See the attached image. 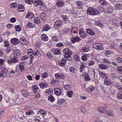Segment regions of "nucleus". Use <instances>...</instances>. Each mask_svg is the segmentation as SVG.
Instances as JSON below:
<instances>
[{"label": "nucleus", "instance_id": "nucleus-10", "mask_svg": "<svg viewBox=\"0 0 122 122\" xmlns=\"http://www.w3.org/2000/svg\"><path fill=\"white\" fill-rule=\"evenodd\" d=\"M62 25V22L60 20H58L55 22L54 26L55 27H60Z\"/></svg>", "mask_w": 122, "mask_h": 122}, {"label": "nucleus", "instance_id": "nucleus-50", "mask_svg": "<svg viewBox=\"0 0 122 122\" xmlns=\"http://www.w3.org/2000/svg\"><path fill=\"white\" fill-rule=\"evenodd\" d=\"M32 3H33L36 6H38L39 4V0H31Z\"/></svg>", "mask_w": 122, "mask_h": 122}, {"label": "nucleus", "instance_id": "nucleus-6", "mask_svg": "<svg viewBox=\"0 0 122 122\" xmlns=\"http://www.w3.org/2000/svg\"><path fill=\"white\" fill-rule=\"evenodd\" d=\"M54 91L55 94L56 95L59 96L60 95L62 92V89L61 88H56L54 89Z\"/></svg>", "mask_w": 122, "mask_h": 122}, {"label": "nucleus", "instance_id": "nucleus-59", "mask_svg": "<svg viewBox=\"0 0 122 122\" xmlns=\"http://www.w3.org/2000/svg\"><path fill=\"white\" fill-rule=\"evenodd\" d=\"M19 67L20 71L22 72L24 70L25 66L23 65H19Z\"/></svg>", "mask_w": 122, "mask_h": 122}, {"label": "nucleus", "instance_id": "nucleus-63", "mask_svg": "<svg viewBox=\"0 0 122 122\" xmlns=\"http://www.w3.org/2000/svg\"><path fill=\"white\" fill-rule=\"evenodd\" d=\"M75 70L76 69L74 67H71L70 68V71L71 72L74 73Z\"/></svg>", "mask_w": 122, "mask_h": 122}, {"label": "nucleus", "instance_id": "nucleus-41", "mask_svg": "<svg viewBox=\"0 0 122 122\" xmlns=\"http://www.w3.org/2000/svg\"><path fill=\"white\" fill-rule=\"evenodd\" d=\"M98 44L97 45V49L98 50H101L103 49V48L102 46V45L100 44Z\"/></svg>", "mask_w": 122, "mask_h": 122}, {"label": "nucleus", "instance_id": "nucleus-9", "mask_svg": "<svg viewBox=\"0 0 122 122\" xmlns=\"http://www.w3.org/2000/svg\"><path fill=\"white\" fill-rule=\"evenodd\" d=\"M66 62V61L65 59L62 58L59 59L58 64L60 66L63 67L65 65Z\"/></svg>", "mask_w": 122, "mask_h": 122}, {"label": "nucleus", "instance_id": "nucleus-25", "mask_svg": "<svg viewBox=\"0 0 122 122\" xmlns=\"http://www.w3.org/2000/svg\"><path fill=\"white\" fill-rule=\"evenodd\" d=\"M113 7L111 5H109L106 9V10L108 13H111L113 11Z\"/></svg>", "mask_w": 122, "mask_h": 122}, {"label": "nucleus", "instance_id": "nucleus-22", "mask_svg": "<svg viewBox=\"0 0 122 122\" xmlns=\"http://www.w3.org/2000/svg\"><path fill=\"white\" fill-rule=\"evenodd\" d=\"M11 43L14 44H18L19 43V41L18 39L15 38L11 39Z\"/></svg>", "mask_w": 122, "mask_h": 122}, {"label": "nucleus", "instance_id": "nucleus-20", "mask_svg": "<svg viewBox=\"0 0 122 122\" xmlns=\"http://www.w3.org/2000/svg\"><path fill=\"white\" fill-rule=\"evenodd\" d=\"M18 4L16 3L13 2L11 3L10 5V8L11 9H16L17 7Z\"/></svg>", "mask_w": 122, "mask_h": 122}, {"label": "nucleus", "instance_id": "nucleus-14", "mask_svg": "<svg viewBox=\"0 0 122 122\" xmlns=\"http://www.w3.org/2000/svg\"><path fill=\"white\" fill-rule=\"evenodd\" d=\"M111 83V80L107 77L104 80V85L107 86H109L110 85Z\"/></svg>", "mask_w": 122, "mask_h": 122}, {"label": "nucleus", "instance_id": "nucleus-7", "mask_svg": "<svg viewBox=\"0 0 122 122\" xmlns=\"http://www.w3.org/2000/svg\"><path fill=\"white\" fill-rule=\"evenodd\" d=\"M18 61V59L17 57L15 56H14L10 59V60H8V62L9 64L10 63H17Z\"/></svg>", "mask_w": 122, "mask_h": 122}, {"label": "nucleus", "instance_id": "nucleus-8", "mask_svg": "<svg viewBox=\"0 0 122 122\" xmlns=\"http://www.w3.org/2000/svg\"><path fill=\"white\" fill-rule=\"evenodd\" d=\"M86 64L83 62H81V65H80V70L81 72H83L85 70V68L86 67Z\"/></svg>", "mask_w": 122, "mask_h": 122}, {"label": "nucleus", "instance_id": "nucleus-40", "mask_svg": "<svg viewBox=\"0 0 122 122\" xmlns=\"http://www.w3.org/2000/svg\"><path fill=\"white\" fill-rule=\"evenodd\" d=\"M48 100L51 101V102H54L55 100V98L52 95H51L50 96H48Z\"/></svg>", "mask_w": 122, "mask_h": 122}, {"label": "nucleus", "instance_id": "nucleus-26", "mask_svg": "<svg viewBox=\"0 0 122 122\" xmlns=\"http://www.w3.org/2000/svg\"><path fill=\"white\" fill-rule=\"evenodd\" d=\"M50 29V27L48 24L45 25L43 27L42 29L43 31H47Z\"/></svg>", "mask_w": 122, "mask_h": 122}, {"label": "nucleus", "instance_id": "nucleus-62", "mask_svg": "<svg viewBox=\"0 0 122 122\" xmlns=\"http://www.w3.org/2000/svg\"><path fill=\"white\" fill-rule=\"evenodd\" d=\"M42 78L43 79L46 77L48 76V74L47 73L45 72L44 74H41Z\"/></svg>", "mask_w": 122, "mask_h": 122}, {"label": "nucleus", "instance_id": "nucleus-11", "mask_svg": "<svg viewBox=\"0 0 122 122\" xmlns=\"http://www.w3.org/2000/svg\"><path fill=\"white\" fill-rule=\"evenodd\" d=\"M78 28L75 27H71V29L70 33L72 34L74 33L76 34L78 33Z\"/></svg>", "mask_w": 122, "mask_h": 122}, {"label": "nucleus", "instance_id": "nucleus-38", "mask_svg": "<svg viewBox=\"0 0 122 122\" xmlns=\"http://www.w3.org/2000/svg\"><path fill=\"white\" fill-rule=\"evenodd\" d=\"M88 57V55L87 54H85L83 55L81 57V59L82 60L84 61H86L87 59V57Z\"/></svg>", "mask_w": 122, "mask_h": 122}, {"label": "nucleus", "instance_id": "nucleus-47", "mask_svg": "<svg viewBox=\"0 0 122 122\" xmlns=\"http://www.w3.org/2000/svg\"><path fill=\"white\" fill-rule=\"evenodd\" d=\"M95 64V62L92 60H91L88 62V64L89 66H93Z\"/></svg>", "mask_w": 122, "mask_h": 122}, {"label": "nucleus", "instance_id": "nucleus-42", "mask_svg": "<svg viewBox=\"0 0 122 122\" xmlns=\"http://www.w3.org/2000/svg\"><path fill=\"white\" fill-rule=\"evenodd\" d=\"M14 53L16 54L17 56H19L21 53V51L20 50H17L14 51Z\"/></svg>", "mask_w": 122, "mask_h": 122}, {"label": "nucleus", "instance_id": "nucleus-61", "mask_svg": "<svg viewBox=\"0 0 122 122\" xmlns=\"http://www.w3.org/2000/svg\"><path fill=\"white\" fill-rule=\"evenodd\" d=\"M97 8L99 10L101 11L102 12H103L105 11L103 7L101 6H99Z\"/></svg>", "mask_w": 122, "mask_h": 122}, {"label": "nucleus", "instance_id": "nucleus-28", "mask_svg": "<svg viewBox=\"0 0 122 122\" xmlns=\"http://www.w3.org/2000/svg\"><path fill=\"white\" fill-rule=\"evenodd\" d=\"M32 90L34 92L37 93L38 92V88L37 86L36 85H33L32 86Z\"/></svg>", "mask_w": 122, "mask_h": 122}, {"label": "nucleus", "instance_id": "nucleus-2", "mask_svg": "<svg viewBox=\"0 0 122 122\" xmlns=\"http://www.w3.org/2000/svg\"><path fill=\"white\" fill-rule=\"evenodd\" d=\"M87 13L88 15H98V13L100 14V13L97 9H94L92 7L88 8Z\"/></svg>", "mask_w": 122, "mask_h": 122}, {"label": "nucleus", "instance_id": "nucleus-53", "mask_svg": "<svg viewBox=\"0 0 122 122\" xmlns=\"http://www.w3.org/2000/svg\"><path fill=\"white\" fill-rule=\"evenodd\" d=\"M52 38L53 40L54 41H56V42H57L58 41V39L59 38L58 36H53L52 37Z\"/></svg>", "mask_w": 122, "mask_h": 122}, {"label": "nucleus", "instance_id": "nucleus-5", "mask_svg": "<svg viewBox=\"0 0 122 122\" xmlns=\"http://www.w3.org/2000/svg\"><path fill=\"white\" fill-rule=\"evenodd\" d=\"M71 40L72 43H74L77 41L78 42L81 41V39L79 36H76L71 37Z\"/></svg>", "mask_w": 122, "mask_h": 122}, {"label": "nucleus", "instance_id": "nucleus-31", "mask_svg": "<svg viewBox=\"0 0 122 122\" xmlns=\"http://www.w3.org/2000/svg\"><path fill=\"white\" fill-rule=\"evenodd\" d=\"M64 3L61 0H59L56 3V5L58 7L64 5Z\"/></svg>", "mask_w": 122, "mask_h": 122}, {"label": "nucleus", "instance_id": "nucleus-64", "mask_svg": "<svg viewBox=\"0 0 122 122\" xmlns=\"http://www.w3.org/2000/svg\"><path fill=\"white\" fill-rule=\"evenodd\" d=\"M39 53V51H38L37 50H35L34 51L33 55H34L37 56Z\"/></svg>", "mask_w": 122, "mask_h": 122}, {"label": "nucleus", "instance_id": "nucleus-33", "mask_svg": "<svg viewBox=\"0 0 122 122\" xmlns=\"http://www.w3.org/2000/svg\"><path fill=\"white\" fill-rule=\"evenodd\" d=\"M28 28H33L35 27V25L31 22L28 23L26 25Z\"/></svg>", "mask_w": 122, "mask_h": 122}, {"label": "nucleus", "instance_id": "nucleus-21", "mask_svg": "<svg viewBox=\"0 0 122 122\" xmlns=\"http://www.w3.org/2000/svg\"><path fill=\"white\" fill-rule=\"evenodd\" d=\"M86 31L87 33L90 35L93 36L95 34L94 31L91 29L88 28L86 30Z\"/></svg>", "mask_w": 122, "mask_h": 122}, {"label": "nucleus", "instance_id": "nucleus-58", "mask_svg": "<svg viewBox=\"0 0 122 122\" xmlns=\"http://www.w3.org/2000/svg\"><path fill=\"white\" fill-rule=\"evenodd\" d=\"M117 89H118L119 91H121L122 92V86L120 85H118L116 86Z\"/></svg>", "mask_w": 122, "mask_h": 122}, {"label": "nucleus", "instance_id": "nucleus-27", "mask_svg": "<svg viewBox=\"0 0 122 122\" xmlns=\"http://www.w3.org/2000/svg\"><path fill=\"white\" fill-rule=\"evenodd\" d=\"M99 2L100 4L102 5H105L109 4L105 0H99Z\"/></svg>", "mask_w": 122, "mask_h": 122}, {"label": "nucleus", "instance_id": "nucleus-44", "mask_svg": "<svg viewBox=\"0 0 122 122\" xmlns=\"http://www.w3.org/2000/svg\"><path fill=\"white\" fill-rule=\"evenodd\" d=\"M61 51L60 50L57 48H56L54 50V54L56 55L57 54H61Z\"/></svg>", "mask_w": 122, "mask_h": 122}, {"label": "nucleus", "instance_id": "nucleus-37", "mask_svg": "<svg viewBox=\"0 0 122 122\" xmlns=\"http://www.w3.org/2000/svg\"><path fill=\"white\" fill-rule=\"evenodd\" d=\"M115 75V72H112L109 74L108 76L111 78H116L117 77Z\"/></svg>", "mask_w": 122, "mask_h": 122}, {"label": "nucleus", "instance_id": "nucleus-39", "mask_svg": "<svg viewBox=\"0 0 122 122\" xmlns=\"http://www.w3.org/2000/svg\"><path fill=\"white\" fill-rule=\"evenodd\" d=\"M35 113L33 111L31 110L27 111L26 113V114L27 115H30L31 114H34Z\"/></svg>", "mask_w": 122, "mask_h": 122}, {"label": "nucleus", "instance_id": "nucleus-13", "mask_svg": "<svg viewBox=\"0 0 122 122\" xmlns=\"http://www.w3.org/2000/svg\"><path fill=\"white\" fill-rule=\"evenodd\" d=\"M53 92V90L51 89H49L46 90L44 93L45 95L48 97V96H50V95H51V94Z\"/></svg>", "mask_w": 122, "mask_h": 122}, {"label": "nucleus", "instance_id": "nucleus-16", "mask_svg": "<svg viewBox=\"0 0 122 122\" xmlns=\"http://www.w3.org/2000/svg\"><path fill=\"white\" fill-rule=\"evenodd\" d=\"M55 76L56 77L57 79H64L65 77L63 74H61L60 73H58L55 74Z\"/></svg>", "mask_w": 122, "mask_h": 122}, {"label": "nucleus", "instance_id": "nucleus-17", "mask_svg": "<svg viewBox=\"0 0 122 122\" xmlns=\"http://www.w3.org/2000/svg\"><path fill=\"white\" fill-rule=\"evenodd\" d=\"M97 109L98 111L102 113L106 112L107 110L106 108L105 107H98Z\"/></svg>", "mask_w": 122, "mask_h": 122}, {"label": "nucleus", "instance_id": "nucleus-15", "mask_svg": "<svg viewBox=\"0 0 122 122\" xmlns=\"http://www.w3.org/2000/svg\"><path fill=\"white\" fill-rule=\"evenodd\" d=\"M17 10L19 12H21L24 10V5L22 4H19L17 6Z\"/></svg>", "mask_w": 122, "mask_h": 122}, {"label": "nucleus", "instance_id": "nucleus-52", "mask_svg": "<svg viewBox=\"0 0 122 122\" xmlns=\"http://www.w3.org/2000/svg\"><path fill=\"white\" fill-rule=\"evenodd\" d=\"M34 22L35 23L37 24H40V20L39 18H36L34 19Z\"/></svg>", "mask_w": 122, "mask_h": 122}, {"label": "nucleus", "instance_id": "nucleus-36", "mask_svg": "<svg viewBox=\"0 0 122 122\" xmlns=\"http://www.w3.org/2000/svg\"><path fill=\"white\" fill-rule=\"evenodd\" d=\"M73 95V92L71 91H70L67 92V96L69 97H71Z\"/></svg>", "mask_w": 122, "mask_h": 122}, {"label": "nucleus", "instance_id": "nucleus-3", "mask_svg": "<svg viewBox=\"0 0 122 122\" xmlns=\"http://www.w3.org/2000/svg\"><path fill=\"white\" fill-rule=\"evenodd\" d=\"M107 117L105 116H102L99 118H97L96 120V122H107L106 121Z\"/></svg>", "mask_w": 122, "mask_h": 122}, {"label": "nucleus", "instance_id": "nucleus-30", "mask_svg": "<svg viewBox=\"0 0 122 122\" xmlns=\"http://www.w3.org/2000/svg\"><path fill=\"white\" fill-rule=\"evenodd\" d=\"M84 76L85 80L86 81H89L91 80V78L89 75L86 73L84 74Z\"/></svg>", "mask_w": 122, "mask_h": 122}, {"label": "nucleus", "instance_id": "nucleus-43", "mask_svg": "<svg viewBox=\"0 0 122 122\" xmlns=\"http://www.w3.org/2000/svg\"><path fill=\"white\" fill-rule=\"evenodd\" d=\"M76 5L78 6H81L83 4V2L80 1H77L76 2Z\"/></svg>", "mask_w": 122, "mask_h": 122}, {"label": "nucleus", "instance_id": "nucleus-29", "mask_svg": "<svg viewBox=\"0 0 122 122\" xmlns=\"http://www.w3.org/2000/svg\"><path fill=\"white\" fill-rule=\"evenodd\" d=\"M99 74L100 76L102 79H103V78H106L107 77V76L105 73L103 72H100V71H99Z\"/></svg>", "mask_w": 122, "mask_h": 122}, {"label": "nucleus", "instance_id": "nucleus-48", "mask_svg": "<svg viewBox=\"0 0 122 122\" xmlns=\"http://www.w3.org/2000/svg\"><path fill=\"white\" fill-rule=\"evenodd\" d=\"M70 30L69 28H65L63 30V32L64 34H66L69 32Z\"/></svg>", "mask_w": 122, "mask_h": 122}, {"label": "nucleus", "instance_id": "nucleus-56", "mask_svg": "<svg viewBox=\"0 0 122 122\" xmlns=\"http://www.w3.org/2000/svg\"><path fill=\"white\" fill-rule=\"evenodd\" d=\"M117 62L119 63H122V58L121 57H118L116 60Z\"/></svg>", "mask_w": 122, "mask_h": 122}, {"label": "nucleus", "instance_id": "nucleus-45", "mask_svg": "<svg viewBox=\"0 0 122 122\" xmlns=\"http://www.w3.org/2000/svg\"><path fill=\"white\" fill-rule=\"evenodd\" d=\"M117 97L119 99H122V92H119L117 94Z\"/></svg>", "mask_w": 122, "mask_h": 122}, {"label": "nucleus", "instance_id": "nucleus-18", "mask_svg": "<svg viewBox=\"0 0 122 122\" xmlns=\"http://www.w3.org/2000/svg\"><path fill=\"white\" fill-rule=\"evenodd\" d=\"M39 86L41 88L43 89L47 88L48 87L47 84L45 82H42L40 83Z\"/></svg>", "mask_w": 122, "mask_h": 122}, {"label": "nucleus", "instance_id": "nucleus-55", "mask_svg": "<svg viewBox=\"0 0 122 122\" xmlns=\"http://www.w3.org/2000/svg\"><path fill=\"white\" fill-rule=\"evenodd\" d=\"M15 28L16 30L17 31H20L21 30V29L20 25H17L15 27Z\"/></svg>", "mask_w": 122, "mask_h": 122}, {"label": "nucleus", "instance_id": "nucleus-1", "mask_svg": "<svg viewBox=\"0 0 122 122\" xmlns=\"http://www.w3.org/2000/svg\"><path fill=\"white\" fill-rule=\"evenodd\" d=\"M63 52L65 55L64 57L65 58L68 60L71 61L72 58L71 55H72V51L71 50L68 48H65L63 50Z\"/></svg>", "mask_w": 122, "mask_h": 122}, {"label": "nucleus", "instance_id": "nucleus-24", "mask_svg": "<svg viewBox=\"0 0 122 122\" xmlns=\"http://www.w3.org/2000/svg\"><path fill=\"white\" fill-rule=\"evenodd\" d=\"M21 94L25 97H27L29 96V93L26 91L22 90Z\"/></svg>", "mask_w": 122, "mask_h": 122}, {"label": "nucleus", "instance_id": "nucleus-54", "mask_svg": "<svg viewBox=\"0 0 122 122\" xmlns=\"http://www.w3.org/2000/svg\"><path fill=\"white\" fill-rule=\"evenodd\" d=\"M63 87L66 90H70L71 88V87L70 85H64Z\"/></svg>", "mask_w": 122, "mask_h": 122}, {"label": "nucleus", "instance_id": "nucleus-19", "mask_svg": "<svg viewBox=\"0 0 122 122\" xmlns=\"http://www.w3.org/2000/svg\"><path fill=\"white\" fill-rule=\"evenodd\" d=\"M34 15L32 12H28L26 16V18L29 19H32L34 17Z\"/></svg>", "mask_w": 122, "mask_h": 122}, {"label": "nucleus", "instance_id": "nucleus-46", "mask_svg": "<svg viewBox=\"0 0 122 122\" xmlns=\"http://www.w3.org/2000/svg\"><path fill=\"white\" fill-rule=\"evenodd\" d=\"M89 49V48L88 47H84L81 49V51L82 52H85L88 51Z\"/></svg>", "mask_w": 122, "mask_h": 122}, {"label": "nucleus", "instance_id": "nucleus-34", "mask_svg": "<svg viewBox=\"0 0 122 122\" xmlns=\"http://www.w3.org/2000/svg\"><path fill=\"white\" fill-rule=\"evenodd\" d=\"M46 14L44 13H41L40 15V17L42 19V20L43 21H45L46 20Z\"/></svg>", "mask_w": 122, "mask_h": 122}, {"label": "nucleus", "instance_id": "nucleus-49", "mask_svg": "<svg viewBox=\"0 0 122 122\" xmlns=\"http://www.w3.org/2000/svg\"><path fill=\"white\" fill-rule=\"evenodd\" d=\"M106 113L107 115L110 116L112 117L113 116V112L111 110L109 111L108 112H107Z\"/></svg>", "mask_w": 122, "mask_h": 122}, {"label": "nucleus", "instance_id": "nucleus-51", "mask_svg": "<svg viewBox=\"0 0 122 122\" xmlns=\"http://www.w3.org/2000/svg\"><path fill=\"white\" fill-rule=\"evenodd\" d=\"M27 54L28 56H31L33 54V50L31 49H29L28 50Z\"/></svg>", "mask_w": 122, "mask_h": 122}, {"label": "nucleus", "instance_id": "nucleus-4", "mask_svg": "<svg viewBox=\"0 0 122 122\" xmlns=\"http://www.w3.org/2000/svg\"><path fill=\"white\" fill-rule=\"evenodd\" d=\"M79 35L81 37L84 38L86 37L87 34L85 33L84 29L81 28L79 30Z\"/></svg>", "mask_w": 122, "mask_h": 122}, {"label": "nucleus", "instance_id": "nucleus-35", "mask_svg": "<svg viewBox=\"0 0 122 122\" xmlns=\"http://www.w3.org/2000/svg\"><path fill=\"white\" fill-rule=\"evenodd\" d=\"M94 88H95L94 87V86H90V87L87 88V90L88 92H91L94 90Z\"/></svg>", "mask_w": 122, "mask_h": 122}, {"label": "nucleus", "instance_id": "nucleus-60", "mask_svg": "<svg viewBox=\"0 0 122 122\" xmlns=\"http://www.w3.org/2000/svg\"><path fill=\"white\" fill-rule=\"evenodd\" d=\"M102 61L103 63H108L110 64L111 63L110 61L108 59H106V58L103 59Z\"/></svg>", "mask_w": 122, "mask_h": 122}, {"label": "nucleus", "instance_id": "nucleus-32", "mask_svg": "<svg viewBox=\"0 0 122 122\" xmlns=\"http://www.w3.org/2000/svg\"><path fill=\"white\" fill-rule=\"evenodd\" d=\"M65 100L63 99H59L58 100V102L56 104V105L57 106V103L59 105H61L64 102Z\"/></svg>", "mask_w": 122, "mask_h": 122}, {"label": "nucleus", "instance_id": "nucleus-23", "mask_svg": "<svg viewBox=\"0 0 122 122\" xmlns=\"http://www.w3.org/2000/svg\"><path fill=\"white\" fill-rule=\"evenodd\" d=\"M41 39L44 41H46L48 40V37L46 35L44 34H42L41 36Z\"/></svg>", "mask_w": 122, "mask_h": 122}, {"label": "nucleus", "instance_id": "nucleus-12", "mask_svg": "<svg viewBox=\"0 0 122 122\" xmlns=\"http://www.w3.org/2000/svg\"><path fill=\"white\" fill-rule=\"evenodd\" d=\"M98 66L100 69L102 70L108 69L109 67L108 66L103 64H99L98 65Z\"/></svg>", "mask_w": 122, "mask_h": 122}, {"label": "nucleus", "instance_id": "nucleus-57", "mask_svg": "<svg viewBox=\"0 0 122 122\" xmlns=\"http://www.w3.org/2000/svg\"><path fill=\"white\" fill-rule=\"evenodd\" d=\"M62 18L64 21H66L68 19V17L66 15H62Z\"/></svg>", "mask_w": 122, "mask_h": 122}]
</instances>
